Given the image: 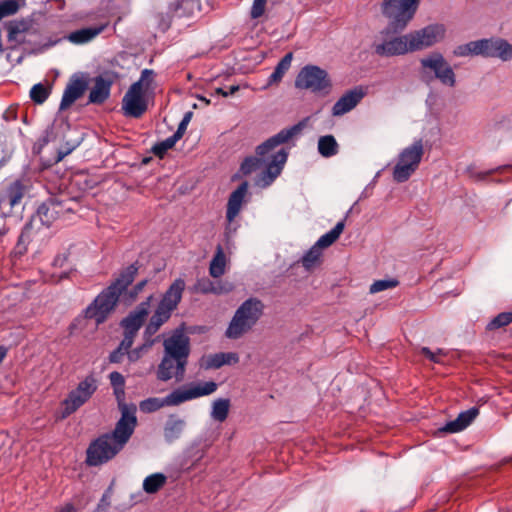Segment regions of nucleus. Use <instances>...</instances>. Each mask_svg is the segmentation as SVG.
I'll list each match as a JSON object with an SVG mask.
<instances>
[{
  "instance_id": "f257e3e1",
  "label": "nucleus",
  "mask_w": 512,
  "mask_h": 512,
  "mask_svg": "<svg viewBox=\"0 0 512 512\" xmlns=\"http://www.w3.org/2000/svg\"><path fill=\"white\" fill-rule=\"evenodd\" d=\"M304 126V122H299L289 128L282 129L259 145L256 149L257 157H248L241 164L240 171L242 174L248 175L264 166V170L257 176L255 184L261 188L270 186L281 174L288 158V150L286 148L274 151L275 148L287 143L293 137L300 134Z\"/></svg>"
},
{
  "instance_id": "f03ea898",
  "label": "nucleus",
  "mask_w": 512,
  "mask_h": 512,
  "mask_svg": "<svg viewBox=\"0 0 512 512\" xmlns=\"http://www.w3.org/2000/svg\"><path fill=\"white\" fill-rule=\"evenodd\" d=\"M138 271L135 264L128 266L109 287L103 290L86 308L85 317L93 319L96 325L103 323L115 309L122 291L130 285Z\"/></svg>"
},
{
  "instance_id": "7ed1b4c3",
  "label": "nucleus",
  "mask_w": 512,
  "mask_h": 512,
  "mask_svg": "<svg viewBox=\"0 0 512 512\" xmlns=\"http://www.w3.org/2000/svg\"><path fill=\"white\" fill-rule=\"evenodd\" d=\"M154 71L144 69L138 81L133 83L122 99L124 115L141 117L148 108L149 98L153 93Z\"/></svg>"
},
{
  "instance_id": "20e7f679",
  "label": "nucleus",
  "mask_w": 512,
  "mask_h": 512,
  "mask_svg": "<svg viewBox=\"0 0 512 512\" xmlns=\"http://www.w3.org/2000/svg\"><path fill=\"white\" fill-rule=\"evenodd\" d=\"M264 312V304L257 298L245 300L235 311L226 331L228 339H239L248 333L260 320Z\"/></svg>"
},
{
  "instance_id": "39448f33",
  "label": "nucleus",
  "mask_w": 512,
  "mask_h": 512,
  "mask_svg": "<svg viewBox=\"0 0 512 512\" xmlns=\"http://www.w3.org/2000/svg\"><path fill=\"white\" fill-rule=\"evenodd\" d=\"M372 48L380 57H395L413 53L409 32L398 35L389 28L381 30L375 36Z\"/></svg>"
},
{
  "instance_id": "423d86ee",
  "label": "nucleus",
  "mask_w": 512,
  "mask_h": 512,
  "mask_svg": "<svg viewBox=\"0 0 512 512\" xmlns=\"http://www.w3.org/2000/svg\"><path fill=\"white\" fill-rule=\"evenodd\" d=\"M419 63L423 78H435L442 85L449 88H453L456 85V74L440 52L434 51L425 55L420 59Z\"/></svg>"
},
{
  "instance_id": "0eeeda50",
  "label": "nucleus",
  "mask_w": 512,
  "mask_h": 512,
  "mask_svg": "<svg viewBox=\"0 0 512 512\" xmlns=\"http://www.w3.org/2000/svg\"><path fill=\"white\" fill-rule=\"evenodd\" d=\"M424 154L421 140L414 141L411 145L400 151L393 168V179L397 183L406 182L418 169Z\"/></svg>"
},
{
  "instance_id": "6e6552de",
  "label": "nucleus",
  "mask_w": 512,
  "mask_h": 512,
  "mask_svg": "<svg viewBox=\"0 0 512 512\" xmlns=\"http://www.w3.org/2000/svg\"><path fill=\"white\" fill-rule=\"evenodd\" d=\"M419 0H384L382 12L395 31L404 30L414 18Z\"/></svg>"
},
{
  "instance_id": "1a4fd4ad",
  "label": "nucleus",
  "mask_w": 512,
  "mask_h": 512,
  "mask_svg": "<svg viewBox=\"0 0 512 512\" xmlns=\"http://www.w3.org/2000/svg\"><path fill=\"white\" fill-rule=\"evenodd\" d=\"M97 380L93 375L86 376L62 401L61 419H65L83 406L96 392Z\"/></svg>"
},
{
  "instance_id": "9d476101",
  "label": "nucleus",
  "mask_w": 512,
  "mask_h": 512,
  "mask_svg": "<svg viewBox=\"0 0 512 512\" xmlns=\"http://www.w3.org/2000/svg\"><path fill=\"white\" fill-rule=\"evenodd\" d=\"M295 86L314 93L328 94L332 84L326 70L316 65H306L299 71Z\"/></svg>"
},
{
  "instance_id": "9b49d317",
  "label": "nucleus",
  "mask_w": 512,
  "mask_h": 512,
  "mask_svg": "<svg viewBox=\"0 0 512 512\" xmlns=\"http://www.w3.org/2000/svg\"><path fill=\"white\" fill-rule=\"evenodd\" d=\"M137 407L135 404L120 402V418L114 430L107 433L122 448L131 438L137 426Z\"/></svg>"
},
{
  "instance_id": "f8f14e48",
  "label": "nucleus",
  "mask_w": 512,
  "mask_h": 512,
  "mask_svg": "<svg viewBox=\"0 0 512 512\" xmlns=\"http://www.w3.org/2000/svg\"><path fill=\"white\" fill-rule=\"evenodd\" d=\"M122 449L108 434H104L89 445L86 463L89 466L102 465L114 458Z\"/></svg>"
},
{
  "instance_id": "ddd939ff",
  "label": "nucleus",
  "mask_w": 512,
  "mask_h": 512,
  "mask_svg": "<svg viewBox=\"0 0 512 512\" xmlns=\"http://www.w3.org/2000/svg\"><path fill=\"white\" fill-rule=\"evenodd\" d=\"M248 183L243 182L238 186L236 190H234L227 202L226 209V227H225V237L227 239L231 238L237 231L239 224L235 221L236 217L241 212L246 200V196L248 193Z\"/></svg>"
},
{
  "instance_id": "4468645a",
  "label": "nucleus",
  "mask_w": 512,
  "mask_h": 512,
  "mask_svg": "<svg viewBox=\"0 0 512 512\" xmlns=\"http://www.w3.org/2000/svg\"><path fill=\"white\" fill-rule=\"evenodd\" d=\"M446 29L442 24H431L424 28L409 32L412 51H422L441 42Z\"/></svg>"
},
{
  "instance_id": "2eb2a0df",
  "label": "nucleus",
  "mask_w": 512,
  "mask_h": 512,
  "mask_svg": "<svg viewBox=\"0 0 512 512\" xmlns=\"http://www.w3.org/2000/svg\"><path fill=\"white\" fill-rule=\"evenodd\" d=\"M478 55L509 61L512 59V44L502 38L481 39L478 40Z\"/></svg>"
},
{
  "instance_id": "dca6fc26",
  "label": "nucleus",
  "mask_w": 512,
  "mask_h": 512,
  "mask_svg": "<svg viewBox=\"0 0 512 512\" xmlns=\"http://www.w3.org/2000/svg\"><path fill=\"white\" fill-rule=\"evenodd\" d=\"M217 383L214 381L194 382L182 388L174 390L177 404L213 394L217 390Z\"/></svg>"
},
{
  "instance_id": "f3484780",
  "label": "nucleus",
  "mask_w": 512,
  "mask_h": 512,
  "mask_svg": "<svg viewBox=\"0 0 512 512\" xmlns=\"http://www.w3.org/2000/svg\"><path fill=\"white\" fill-rule=\"evenodd\" d=\"M71 211V207L67 206V201L50 198L38 208L37 215L40 221L49 227L55 220L64 217Z\"/></svg>"
},
{
  "instance_id": "a211bd4d",
  "label": "nucleus",
  "mask_w": 512,
  "mask_h": 512,
  "mask_svg": "<svg viewBox=\"0 0 512 512\" xmlns=\"http://www.w3.org/2000/svg\"><path fill=\"white\" fill-rule=\"evenodd\" d=\"M164 356L175 357L180 361L188 360L190 353L189 338L180 330H176L170 337L164 340Z\"/></svg>"
},
{
  "instance_id": "6ab92c4d",
  "label": "nucleus",
  "mask_w": 512,
  "mask_h": 512,
  "mask_svg": "<svg viewBox=\"0 0 512 512\" xmlns=\"http://www.w3.org/2000/svg\"><path fill=\"white\" fill-rule=\"evenodd\" d=\"M186 365V361H180V359L175 357L163 356L157 369V378L161 381H168L172 378L181 381L184 378Z\"/></svg>"
},
{
  "instance_id": "aec40b11",
  "label": "nucleus",
  "mask_w": 512,
  "mask_h": 512,
  "mask_svg": "<svg viewBox=\"0 0 512 512\" xmlns=\"http://www.w3.org/2000/svg\"><path fill=\"white\" fill-rule=\"evenodd\" d=\"M24 194V187L20 181H14L7 189L0 195V223L3 225L4 216L8 214L11 209L19 204Z\"/></svg>"
},
{
  "instance_id": "412c9836",
  "label": "nucleus",
  "mask_w": 512,
  "mask_h": 512,
  "mask_svg": "<svg viewBox=\"0 0 512 512\" xmlns=\"http://www.w3.org/2000/svg\"><path fill=\"white\" fill-rule=\"evenodd\" d=\"M365 95L366 90L361 86L355 87L347 91L333 105V116H342L350 112L357 106V104L364 98Z\"/></svg>"
},
{
  "instance_id": "4be33fe9",
  "label": "nucleus",
  "mask_w": 512,
  "mask_h": 512,
  "mask_svg": "<svg viewBox=\"0 0 512 512\" xmlns=\"http://www.w3.org/2000/svg\"><path fill=\"white\" fill-rule=\"evenodd\" d=\"M153 296L150 295L146 301L140 303L134 311H132L127 317H125L121 321V326L124 329V332L137 334L138 330L142 326L146 316L148 315V310L150 307V302Z\"/></svg>"
},
{
  "instance_id": "5701e85b",
  "label": "nucleus",
  "mask_w": 512,
  "mask_h": 512,
  "mask_svg": "<svg viewBox=\"0 0 512 512\" xmlns=\"http://www.w3.org/2000/svg\"><path fill=\"white\" fill-rule=\"evenodd\" d=\"M184 289V280L181 278L176 279L163 295L160 303L158 304V308L172 314L181 301Z\"/></svg>"
},
{
  "instance_id": "b1692460",
  "label": "nucleus",
  "mask_w": 512,
  "mask_h": 512,
  "mask_svg": "<svg viewBox=\"0 0 512 512\" xmlns=\"http://www.w3.org/2000/svg\"><path fill=\"white\" fill-rule=\"evenodd\" d=\"M87 88V81L82 77H73L66 86L62 100L60 102V110H66L77 99H79Z\"/></svg>"
},
{
  "instance_id": "393cba45",
  "label": "nucleus",
  "mask_w": 512,
  "mask_h": 512,
  "mask_svg": "<svg viewBox=\"0 0 512 512\" xmlns=\"http://www.w3.org/2000/svg\"><path fill=\"white\" fill-rule=\"evenodd\" d=\"M239 362V355L235 352H227V353H215L204 355L200 361L199 365L201 368L205 370L210 369H218L223 365H232Z\"/></svg>"
},
{
  "instance_id": "a878e982",
  "label": "nucleus",
  "mask_w": 512,
  "mask_h": 512,
  "mask_svg": "<svg viewBox=\"0 0 512 512\" xmlns=\"http://www.w3.org/2000/svg\"><path fill=\"white\" fill-rule=\"evenodd\" d=\"M479 411L477 408L472 407L467 411L461 412L458 417L449 421L443 426L440 431L446 433H457L464 430L476 418Z\"/></svg>"
},
{
  "instance_id": "bb28decb",
  "label": "nucleus",
  "mask_w": 512,
  "mask_h": 512,
  "mask_svg": "<svg viewBox=\"0 0 512 512\" xmlns=\"http://www.w3.org/2000/svg\"><path fill=\"white\" fill-rule=\"evenodd\" d=\"M166 406H178L174 391L164 398L151 397L139 403V408L144 413H152Z\"/></svg>"
},
{
  "instance_id": "cd10ccee",
  "label": "nucleus",
  "mask_w": 512,
  "mask_h": 512,
  "mask_svg": "<svg viewBox=\"0 0 512 512\" xmlns=\"http://www.w3.org/2000/svg\"><path fill=\"white\" fill-rule=\"evenodd\" d=\"M112 82L99 76L95 78L94 86L89 93V102L102 104L110 95Z\"/></svg>"
},
{
  "instance_id": "c85d7f7f",
  "label": "nucleus",
  "mask_w": 512,
  "mask_h": 512,
  "mask_svg": "<svg viewBox=\"0 0 512 512\" xmlns=\"http://www.w3.org/2000/svg\"><path fill=\"white\" fill-rule=\"evenodd\" d=\"M199 9V0H178L169 7L173 18L191 17Z\"/></svg>"
},
{
  "instance_id": "c756f323",
  "label": "nucleus",
  "mask_w": 512,
  "mask_h": 512,
  "mask_svg": "<svg viewBox=\"0 0 512 512\" xmlns=\"http://www.w3.org/2000/svg\"><path fill=\"white\" fill-rule=\"evenodd\" d=\"M105 28L106 25H100L96 27H86L80 30H76L68 35V40L74 44H85L102 33Z\"/></svg>"
},
{
  "instance_id": "7c9ffc66",
  "label": "nucleus",
  "mask_w": 512,
  "mask_h": 512,
  "mask_svg": "<svg viewBox=\"0 0 512 512\" xmlns=\"http://www.w3.org/2000/svg\"><path fill=\"white\" fill-rule=\"evenodd\" d=\"M171 317V314L158 308L149 320V323L145 327L144 338L154 339L153 335L157 333L160 327L166 323ZM156 340L158 338H155Z\"/></svg>"
},
{
  "instance_id": "2f4dec72",
  "label": "nucleus",
  "mask_w": 512,
  "mask_h": 512,
  "mask_svg": "<svg viewBox=\"0 0 512 512\" xmlns=\"http://www.w3.org/2000/svg\"><path fill=\"white\" fill-rule=\"evenodd\" d=\"M30 29V24L26 21L12 22L8 25V41L13 46H18L26 41V33Z\"/></svg>"
},
{
  "instance_id": "473e14b6",
  "label": "nucleus",
  "mask_w": 512,
  "mask_h": 512,
  "mask_svg": "<svg viewBox=\"0 0 512 512\" xmlns=\"http://www.w3.org/2000/svg\"><path fill=\"white\" fill-rule=\"evenodd\" d=\"M292 59H293V54L292 53H287L279 61V63L275 67L274 72L269 76L267 84L263 87V89H267L268 87H270L272 85H276L279 82H281V80L284 77L285 73L291 67Z\"/></svg>"
},
{
  "instance_id": "72a5a7b5",
  "label": "nucleus",
  "mask_w": 512,
  "mask_h": 512,
  "mask_svg": "<svg viewBox=\"0 0 512 512\" xmlns=\"http://www.w3.org/2000/svg\"><path fill=\"white\" fill-rule=\"evenodd\" d=\"M230 400L228 398H217L212 402L210 416L214 421L224 422L229 414Z\"/></svg>"
},
{
  "instance_id": "f704fd0d",
  "label": "nucleus",
  "mask_w": 512,
  "mask_h": 512,
  "mask_svg": "<svg viewBox=\"0 0 512 512\" xmlns=\"http://www.w3.org/2000/svg\"><path fill=\"white\" fill-rule=\"evenodd\" d=\"M185 426V421L171 415L167 420L164 427V437L167 441L171 442L180 437Z\"/></svg>"
},
{
  "instance_id": "c9c22d12",
  "label": "nucleus",
  "mask_w": 512,
  "mask_h": 512,
  "mask_svg": "<svg viewBox=\"0 0 512 512\" xmlns=\"http://www.w3.org/2000/svg\"><path fill=\"white\" fill-rule=\"evenodd\" d=\"M167 483V476L163 473H153L148 475L142 484L144 492L147 494H155L162 489Z\"/></svg>"
},
{
  "instance_id": "e433bc0d",
  "label": "nucleus",
  "mask_w": 512,
  "mask_h": 512,
  "mask_svg": "<svg viewBox=\"0 0 512 512\" xmlns=\"http://www.w3.org/2000/svg\"><path fill=\"white\" fill-rule=\"evenodd\" d=\"M226 256L221 246H217L216 253L210 262L209 273L212 277L218 278L225 273Z\"/></svg>"
},
{
  "instance_id": "4c0bfd02",
  "label": "nucleus",
  "mask_w": 512,
  "mask_h": 512,
  "mask_svg": "<svg viewBox=\"0 0 512 512\" xmlns=\"http://www.w3.org/2000/svg\"><path fill=\"white\" fill-rule=\"evenodd\" d=\"M344 227V221H339L333 229L322 235L315 244L318 245L322 250L331 246L340 237Z\"/></svg>"
},
{
  "instance_id": "58836bf2",
  "label": "nucleus",
  "mask_w": 512,
  "mask_h": 512,
  "mask_svg": "<svg viewBox=\"0 0 512 512\" xmlns=\"http://www.w3.org/2000/svg\"><path fill=\"white\" fill-rule=\"evenodd\" d=\"M318 151L324 157H331L337 154L338 144L332 135L322 136L318 140Z\"/></svg>"
},
{
  "instance_id": "ea45409f",
  "label": "nucleus",
  "mask_w": 512,
  "mask_h": 512,
  "mask_svg": "<svg viewBox=\"0 0 512 512\" xmlns=\"http://www.w3.org/2000/svg\"><path fill=\"white\" fill-rule=\"evenodd\" d=\"M322 249L314 244L302 257L301 263L306 270H311L316 267L321 260Z\"/></svg>"
},
{
  "instance_id": "a19ab883",
  "label": "nucleus",
  "mask_w": 512,
  "mask_h": 512,
  "mask_svg": "<svg viewBox=\"0 0 512 512\" xmlns=\"http://www.w3.org/2000/svg\"><path fill=\"white\" fill-rule=\"evenodd\" d=\"M53 266L54 267H59V268H67L59 276L60 279L68 278L70 276V274L74 271V267H73V265L71 264V262L69 260V253L68 252H63V253L58 254L54 258Z\"/></svg>"
},
{
  "instance_id": "79ce46f5",
  "label": "nucleus",
  "mask_w": 512,
  "mask_h": 512,
  "mask_svg": "<svg viewBox=\"0 0 512 512\" xmlns=\"http://www.w3.org/2000/svg\"><path fill=\"white\" fill-rule=\"evenodd\" d=\"M156 339H147L144 338V342L142 345L129 350L126 354L128 355V359L131 362L138 361L145 353H147L150 348L154 345Z\"/></svg>"
},
{
  "instance_id": "37998d69",
  "label": "nucleus",
  "mask_w": 512,
  "mask_h": 512,
  "mask_svg": "<svg viewBox=\"0 0 512 512\" xmlns=\"http://www.w3.org/2000/svg\"><path fill=\"white\" fill-rule=\"evenodd\" d=\"M398 284V280L394 278L376 280L371 284L369 292L371 294L379 293L388 289L395 288L398 286Z\"/></svg>"
},
{
  "instance_id": "c03bdc74",
  "label": "nucleus",
  "mask_w": 512,
  "mask_h": 512,
  "mask_svg": "<svg viewBox=\"0 0 512 512\" xmlns=\"http://www.w3.org/2000/svg\"><path fill=\"white\" fill-rule=\"evenodd\" d=\"M49 89L45 87L43 84L38 83L35 84L30 90L31 99L37 103L42 104L46 101L49 96Z\"/></svg>"
},
{
  "instance_id": "a18cd8bd",
  "label": "nucleus",
  "mask_w": 512,
  "mask_h": 512,
  "mask_svg": "<svg viewBox=\"0 0 512 512\" xmlns=\"http://www.w3.org/2000/svg\"><path fill=\"white\" fill-rule=\"evenodd\" d=\"M454 55L458 57H466L470 55H478V40L459 45L454 50Z\"/></svg>"
},
{
  "instance_id": "49530a36",
  "label": "nucleus",
  "mask_w": 512,
  "mask_h": 512,
  "mask_svg": "<svg viewBox=\"0 0 512 512\" xmlns=\"http://www.w3.org/2000/svg\"><path fill=\"white\" fill-rule=\"evenodd\" d=\"M179 140L180 138L173 134L172 136L166 138L164 141L156 144L153 147V152L158 156H162L166 151L171 149Z\"/></svg>"
},
{
  "instance_id": "de8ad7c7",
  "label": "nucleus",
  "mask_w": 512,
  "mask_h": 512,
  "mask_svg": "<svg viewBox=\"0 0 512 512\" xmlns=\"http://www.w3.org/2000/svg\"><path fill=\"white\" fill-rule=\"evenodd\" d=\"M19 9L16 0H3L0 2V20L4 17L15 14Z\"/></svg>"
},
{
  "instance_id": "09e8293b",
  "label": "nucleus",
  "mask_w": 512,
  "mask_h": 512,
  "mask_svg": "<svg viewBox=\"0 0 512 512\" xmlns=\"http://www.w3.org/2000/svg\"><path fill=\"white\" fill-rule=\"evenodd\" d=\"M512 322V312H503L497 315L488 325L490 329L500 328Z\"/></svg>"
},
{
  "instance_id": "8fccbe9b",
  "label": "nucleus",
  "mask_w": 512,
  "mask_h": 512,
  "mask_svg": "<svg viewBox=\"0 0 512 512\" xmlns=\"http://www.w3.org/2000/svg\"><path fill=\"white\" fill-rule=\"evenodd\" d=\"M214 282H212L210 279L208 278H201V279H198L197 282L195 283L194 287H193V290L197 293H203V294H208V293H214Z\"/></svg>"
},
{
  "instance_id": "3c124183",
  "label": "nucleus",
  "mask_w": 512,
  "mask_h": 512,
  "mask_svg": "<svg viewBox=\"0 0 512 512\" xmlns=\"http://www.w3.org/2000/svg\"><path fill=\"white\" fill-rule=\"evenodd\" d=\"M267 0H253V4L251 7V18L257 19L260 18L265 12Z\"/></svg>"
},
{
  "instance_id": "603ef678",
  "label": "nucleus",
  "mask_w": 512,
  "mask_h": 512,
  "mask_svg": "<svg viewBox=\"0 0 512 512\" xmlns=\"http://www.w3.org/2000/svg\"><path fill=\"white\" fill-rule=\"evenodd\" d=\"M109 379H110V382L112 384V386L115 388H121V395H125L124 393V384H125V380H124V377L121 373L119 372H112L110 373L109 375Z\"/></svg>"
},
{
  "instance_id": "864d4df0",
  "label": "nucleus",
  "mask_w": 512,
  "mask_h": 512,
  "mask_svg": "<svg viewBox=\"0 0 512 512\" xmlns=\"http://www.w3.org/2000/svg\"><path fill=\"white\" fill-rule=\"evenodd\" d=\"M421 353L430 361L435 363H441V357L444 356V352L442 349H438L436 352H433L427 347H423L421 349Z\"/></svg>"
},
{
  "instance_id": "5fc2aeb1",
  "label": "nucleus",
  "mask_w": 512,
  "mask_h": 512,
  "mask_svg": "<svg viewBox=\"0 0 512 512\" xmlns=\"http://www.w3.org/2000/svg\"><path fill=\"white\" fill-rule=\"evenodd\" d=\"M234 285L231 282H219L214 284V293L217 295L228 294L233 291Z\"/></svg>"
},
{
  "instance_id": "6e6d98bb",
  "label": "nucleus",
  "mask_w": 512,
  "mask_h": 512,
  "mask_svg": "<svg viewBox=\"0 0 512 512\" xmlns=\"http://www.w3.org/2000/svg\"><path fill=\"white\" fill-rule=\"evenodd\" d=\"M192 118V112H187L183 119L181 120V122L179 123L178 125V128L176 130V132L174 133L177 137H179L180 139L182 138V136L184 135L186 129H187V126L190 122Z\"/></svg>"
},
{
  "instance_id": "4d7b16f0",
  "label": "nucleus",
  "mask_w": 512,
  "mask_h": 512,
  "mask_svg": "<svg viewBox=\"0 0 512 512\" xmlns=\"http://www.w3.org/2000/svg\"><path fill=\"white\" fill-rule=\"evenodd\" d=\"M147 284V280L140 281L137 283L125 296L128 298L129 302H133L138 294L142 292L143 288Z\"/></svg>"
},
{
  "instance_id": "13d9d810",
  "label": "nucleus",
  "mask_w": 512,
  "mask_h": 512,
  "mask_svg": "<svg viewBox=\"0 0 512 512\" xmlns=\"http://www.w3.org/2000/svg\"><path fill=\"white\" fill-rule=\"evenodd\" d=\"M135 336H136V334L124 332V338L121 341L118 348L120 350L124 351L125 353H127L130 350V348L134 342Z\"/></svg>"
},
{
  "instance_id": "bf43d9fd",
  "label": "nucleus",
  "mask_w": 512,
  "mask_h": 512,
  "mask_svg": "<svg viewBox=\"0 0 512 512\" xmlns=\"http://www.w3.org/2000/svg\"><path fill=\"white\" fill-rule=\"evenodd\" d=\"M111 488H109L102 496L100 503L98 504V509L106 510L110 505V496H111Z\"/></svg>"
},
{
  "instance_id": "052dcab7",
  "label": "nucleus",
  "mask_w": 512,
  "mask_h": 512,
  "mask_svg": "<svg viewBox=\"0 0 512 512\" xmlns=\"http://www.w3.org/2000/svg\"><path fill=\"white\" fill-rule=\"evenodd\" d=\"M126 354L124 351L120 350L119 348H117V350L113 351L111 354H110V361L113 362V363H119L121 361V358L122 356Z\"/></svg>"
},
{
  "instance_id": "680f3d73",
  "label": "nucleus",
  "mask_w": 512,
  "mask_h": 512,
  "mask_svg": "<svg viewBox=\"0 0 512 512\" xmlns=\"http://www.w3.org/2000/svg\"><path fill=\"white\" fill-rule=\"evenodd\" d=\"M56 512H75V507L72 504L67 503Z\"/></svg>"
},
{
  "instance_id": "e2e57ef3",
  "label": "nucleus",
  "mask_w": 512,
  "mask_h": 512,
  "mask_svg": "<svg viewBox=\"0 0 512 512\" xmlns=\"http://www.w3.org/2000/svg\"><path fill=\"white\" fill-rule=\"evenodd\" d=\"M114 390H115V395H116V398L118 401V408L120 409V402H125L124 395L123 396L121 395V388H115Z\"/></svg>"
},
{
  "instance_id": "0e129e2a",
  "label": "nucleus",
  "mask_w": 512,
  "mask_h": 512,
  "mask_svg": "<svg viewBox=\"0 0 512 512\" xmlns=\"http://www.w3.org/2000/svg\"><path fill=\"white\" fill-rule=\"evenodd\" d=\"M215 94L222 95L223 97L229 96V91L227 89L217 88L215 89Z\"/></svg>"
},
{
  "instance_id": "69168bd1",
  "label": "nucleus",
  "mask_w": 512,
  "mask_h": 512,
  "mask_svg": "<svg viewBox=\"0 0 512 512\" xmlns=\"http://www.w3.org/2000/svg\"><path fill=\"white\" fill-rule=\"evenodd\" d=\"M7 353V350L5 347L0 346V363L3 361Z\"/></svg>"
},
{
  "instance_id": "338daca9",
  "label": "nucleus",
  "mask_w": 512,
  "mask_h": 512,
  "mask_svg": "<svg viewBox=\"0 0 512 512\" xmlns=\"http://www.w3.org/2000/svg\"><path fill=\"white\" fill-rule=\"evenodd\" d=\"M238 90H239V86L238 85L230 86V88H229V95H232V94L236 93Z\"/></svg>"
},
{
  "instance_id": "774afa93",
  "label": "nucleus",
  "mask_w": 512,
  "mask_h": 512,
  "mask_svg": "<svg viewBox=\"0 0 512 512\" xmlns=\"http://www.w3.org/2000/svg\"><path fill=\"white\" fill-rule=\"evenodd\" d=\"M200 100L204 101L206 104H209L210 101L206 99L205 97H200Z\"/></svg>"
}]
</instances>
